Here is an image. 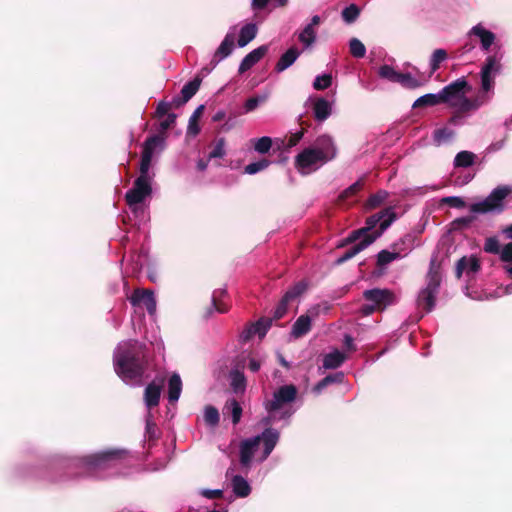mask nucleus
<instances>
[{
	"label": "nucleus",
	"mask_w": 512,
	"mask_h": 512,
	"mask_svg": "<svg viewBox=\"0 0 512 512\" xmlns=\"http://www.w3.org/2000/svg\"><path fill=\"white\" fill-rule=\"evenodd\" d=\"M226 295V289H217L213 292L211 298V307L208 310V314H211L214 310L219 313H225L228 311V306L221 302V299Z\"/></svg>",
	"instance_id": "c9c22d12"
},
{
	"label": "nucleus",
	"mask_w": 512,
	"mask_h": 512,
	"mask_svg": "<svg viewBox=\"0 0 512 512\" xmlns=\"http://www.w3.org/2000/svg\"><path fill=\"white\" fill-rule=\"evenodd\" d=\"M230 386L235 394L243 393L246 389V378L243 372L232 369L229 374Z\"/></svg>",
	"instance_id": "2f4dec72"
},
{
	"label": "nucleus",
	"mask_w": 512,
	"mask_h": 512,
	"mask_svg": "<svg viewBox=\"0 0 512 512\" xmlns=\"http://www.w3.org/2000/svg\"><path fill=\"white\" fill-rule=\"evenodd\" d=\"M317 33L311 25H306L298 34V40L304 49L310 48L316 41Z\"/></svg>",
	"instance_id": "4c0bfd02"
},
{
	"label": "nucleus",
	"mask_w": 512,
	"mask_h": 512,
	"mask_svg": "<svg viewBox=\"0 0 512 512\" xmlns=\"http://www.w3.org/2000/svg\"><path fill=\"white\" fill-rule=\"evenodd\" d=\"M397 83L401 84L403 87L410 89L417 88L420 86L419 80L410 73L400 72L399 80Z\"/></svg>",
	"instance_id": "3c124183"
},
{
	"label": "nucleus",
	"mask_w": 512,
	"mask_h": 512,
	"mask_svg": "<svg viewBox=\"0 0 512 512\" xmlns=\"http://www.w3.org/2000/svg\"><path fill=\"white\" fill-rule=\"evenodd\" d=\"M300 56V51L296 47L289 48L284 52L277 63L275 64L274 70L277 73H281L292 66Z\"/></svg>",
	"instance_id": "5701e85b"
},
{
	"label": "nucleus",
	"mask_w": 512,
	"mask_h": 512,
	"mask_svg": "<svg viewBox=\"0 0 512 512\" xmlns=\"http://www.w3.org/2000/svg\"><path fill=\"white\" fill-rule=\"evenodd\" d=\"M298 395V389L293 384H286L278 387L272 393L270 399H265L263 407L267 413L260 423L265 427H270L274 422L286 421L289 422L290 418L296 412L293 407Z\"/></svg>",
	"instance_id": "20e7f679"
},
{
	"label": "nucleus",
	"mask_w": 512,
	"mask_h": 512,
	"mask_svg": "<svg viewBox=\"0 0 512 512\" xmlns=\"http://www.w3.org/2000/svg\"><path fill=\"white\" fill-rule=\"evenodd\" d=\"M129 301L132 306L143 304L150 315H154L156 312V299L154 293L150 290H135L130 296Z\"/></svg>",
	"instance_id": "f3484780"
},
{
	"label": "nucleus",
	"mask_w": 512,
	"mask_h": 512,
	"mask_svg": "<svg viewBox=\"0 0 512 512\" xmlns=\"http://www.w3.org/2000/svg\"><path fill=\"white\" fill-rule=\"evenodd\" d=\"M406 241H410L409 235H406L405 237L401 238L399 241L394 243L391 246L392 250H381L377 254V265L379 267H385L395 260H400L406 257L411 252V248L407 246L406 248L398 249V247L402 244H405Z\"/></svg>",
	"instance_id": "4468645a"
},
{
	"label": "nucleus",
	"mask_w": 512,
	"mask_h": 512,
	"mask_svg": "<svg viewBox=\"0 0 512 512\" xmlns=\"http://www.w3.org/2000/svg\"><path fill=\"white\" fill-rule=\"evenodd\" d=\"M363 297L367 302L373 303L378 310H384L397 302L395 294L389 289L373 288L363 292Z\"/></svg>",
	"instance_id": "2eb2a0df"
},
{
	"label": "nucleus",
	"mask_w": 512,
	"mask_h": 512,
	"mask_svg": "<svg viewBox=\"0 0 512 512\" xmlns=\"http://www.w3.org/2000/svg\"><path fill=\"white\" fill-rule=\"evenodd\" d=\"M321 152H317L312 147L303 149L295 157V167L302 175H308L326 164Z\"/></svg>",
	"instance_id": "9b49d317"
},
{
	"label": "nucleus",
	"mask_w": 512,
	"mask_h": 512,
	"mask_svg": "<svg viewBox=\"0 0 512 512\" xmlns=\"http://www.w3.org/2000/svg\"><path fill=\"white\" fill-rule=\"evenodd\" d=\"M159 436V430L156 423L153 420L152 412L147 410L145 414V431H144V443L151 448L152 442H154Z\"/></svg>",
	"instance_id": "a878e982"
},
{
	"label": "nucleus",
	"mask_w": 512,
	"mask_h": 512,
	"mask_svg": "<svg viewBox=\"0 0 512 512\" xmlns=\"http://www.w3.org/2000/svg\"><path fill=\"white\" fill-rule=\"evenodd\" d=\"M161 386L155 382L149 383L144 390V403L147 410L151 411V408L157 406L160 401Z\"/></svg>",
	"instance_id": "393cba45"
},
{
	"label": "nucleus",
	"mask_w": 512,
	"mask_h": 512,
	"mask_svg": "<svg viewBox=\"0 0 512 512\" xmlns=\"http://www.w3.org/2000/svg\"><path fill=\"white\" fill-rule=\"evenodd\" d=\"M234 49V37L232 34L228 33L217 50L215 51L212 59H211V68L206 69L207 73H210L223 59L228 57Z\"/></svg>",
	"instance_id": "a211bd4d"
},
{
	"label": "nucleus",
	"mask_w": 512,
	"mask_h": 512,
	"mask_svg": "<svg viewBox=\"0 0 512 512\" xmlns=\"http://www.w3.org/2000/svg\"><path fill=\"white\" fill-rule=\"evenodd\" d=\"M271 146L272 139L268 136H263L256 139L254 149L260 154H265L270 150Z\"/></svg>",
	"instance_id": "6e6d98bb"
},
{
	"label": "nucleus",
	"mask_w": 512,
	"mask_h": 512,
	"mask_svg": "<svg viewBox=\"0 0 512 512\" xmlns=\"http://www.w3.org/2000/svg\"><path fill=\"white\" fill-rule=\"evenodd\" d=\"M268 52L267 45H261L258 48L249 52L240 62L238 71L240 74L246 72L251 69L254 65H256Z\"/></svg>",
	"instance_id": "412c9836"
},
{
	"label": "nucleus",
	"mask_w": 512,
	"mask_h": 512,
	"mask_svg": "<svg viewBox=\"0 0 512 512\" xmlns=\"http://www.w3.org/2000/svg\"><path fill=\"white\" fill-rule=\"evenodd\" d=\"M152 194V179H145L143 176H138L133 187L125 194V200L135 216L145 213V209L141 204L146 198Z\"/></svg>",
	"instance_id": "1a4fd4ad"
},
{
	"label": "nucleus",
	"mask_w": 512,
	"mask_h": 512,
	"mask_svg": "<svg viewBox=\"0 0 512 512\" xmlns=\"http://www.w3.org/2000/svg\"><path fill=\"white\" fill-rule=\"evenodd\" d=\"M233 493L237 497H247L251 493V486L241 475H234L231 479Z\"/></svg>",
	"instance_id": "c85d7f7f"
},
{
	"label": "nucleus",
	"mask_w": 512,
	"mask_h": 512,
	"mask_svg": "<svg viewBox=\"0 0 512 512\" xmlns=\"http://www.w3.org/2000/svg\"><path fill=\"white\" fill-rule=\"evenodd\" d=\"M499 258L504 264L512 263V242L502 246V252Z\"/></svg>",
	"instance_id": "13d9d810"
},
{
	"label": "nucleus",
	"mask_w": 512,
	"mask_h": 512,
	"mask_svg": "<svg viewBox=\"0 0 512 512\" xmlns=\"http://www.w3.org/2000/svg\"><path fill=\"white\" fill-rule=\"evenodd\" d=\"M151 365L146 344L138 340L120 342L113 353L115 373L127 385H142L143 378Z\"/></svg>",
	"instance_id": "f03ea898"
},
{
	"label": "nucleus",
	"mask_w": 512,
	"mask_h": 512,
	"mask_svg": "<svg viewBox=\"0 0 512 512\" xmlns=\"http://www.w3.org/2000/svg\"><path fill=\"white\" fill-rule=\"evenodd\" d=\"M204 109V105H200L196 108L193 114L190 116L188 121L187 132L193 136H196L200 132V126L197 123V119L200 116L202 110Z\"/></svg>",
	"instance_id": "c03bdc74"
},
{
	"label": "nucleus",
	"mask_w": 512,
	"mask_h": 512,
	"mask_svg": "<svg viewBox=\"0 0 512 512\" xmlns=\"http://www.w3.org/2000/svg\"><path fill=\"white\" fill-rule=\"evenodd\" d=\"M359 14H360V9L355 4H351L347 7H345L341 13L343 20L348 24L356 21V19L359 17Z\"/></svg>",
	"instance_id": "8fccbe9b"
},
{
	"label": "nucleus",
	"mask_w": 512,
	"mask_h": 512,
	"mask_svg": "<svg viewBox=\"0 0 512 512\" xmlns=\"http://www.w3.org/2000/svg\"><path fill=\"white\" fill-rule=\"evenodd\" d=\"M378 75L390 82L397 83L400 72L396 71L392 66L384 64L379 68Z\"/></svg>",
	"instance_id": "a18cd8bd"
},
{
	"label": "nucleus",
	"mask_w": 512,
	"mask_h": 512,
	"mask_svg": "<svg viewBox=\"0 0 512 512\" xmlns=\"http://www.w3.org/2000/svg\"><path fill=\"white\" fill-rule=\"evenodd\" d=\"M397 220V214L394 206H389L383 210L369 216L365 225L352 231L344 240L346 244L355 243L341 255L336 263L342 264L358 253L370 246Z\"/></svg>",
	"instance_id": "7ed1b4c3"
},
{
	"label": "nucleus",
	"mask_w": 512,
	"mask_h": 512,
	"mask_svg": "<svg viewBox=\"0 0 512 512\" xmlns=\"http://www.w3.org/2000/svg\"><path fill=\"white\" fill-rule=\"evenodd\" d=\"M313 114L318 122L327 120L332 114V102L324 97L317 98L313 105Z\"/></svg>",
	"instance_id": "4be33fe9"
},
{
	"label": "nucleus",
	"mask_w": 512,
	"mask_h": 512,
	"mask_svg": "<svg viewBox=\"0 0 512 512\" xmlns=\"http://www.w3.org/2000/svg\"><path fill=\"white\" fill-rule=\"evenodd\" d=\"M439 104H442L440 91L437 93H427L420 96L414 101L412 107L416 109L420 107H432Z\"/></svg>",
	"instance_id": "7c9ffc66"
},
{
	"label": "nucleus",
	"mask_w": 512,
	"mask_h": 512,
	"mask_svg": "<svg viewBox=\"0 0 512 512\" xmlns=\"http://www.w3.org/2000/svg\"><path fill=\"white\" fill-rule=\"evenodd\" d=\"M315 151L321 152L325 162L333 160L337 155V147L330 135L323 134L316 138L314 146Z\"/></svg>",
	"instance_id": "dca6fc26"
},
{
	"label": "nucleus",
	"mask_w": 512,
	"mask_h": 512,
	"mask_svg": "<svg viewBox=\"0 0 512 512\" xmlns=\"http://www.w3.org/2000/svg\"><path fill=\"white\" fill-rule=\"evenodd\" d=\"M362 187V184L360 183V181H356L355 183H353L352 185H350L347 189H345L342 193V196L345 197V198H348L350 197L351 195H354L355 193H357Z\"/></svg>",
	"instance_id": "338daca9"
},
{
	"label": "nucleus",
	"mask_w": 512,
	"mask_h": 512,
	"mask_svg": "<svg viewBox=\"0 0 512 512\" xmlns=\"http://www.w3.org/2000/svg\"><path fill=\"white\" fill-rule=\"evenodd\" d=\"M475 220V217L474 216H463V217H459V218H456L453 222H452V225L454 226V228H467L469 227L472 222Z\"/></svg>",
	"instance_id": "bf43d9fd"
},
{
	"label": "nucleus",
	"mask_w": 512,
	"mask_h": 512,
	"mask_svg": "<svg viewBox=\"0 0 512 512\" xmlns=\"http://www.w3.org/2000/svg\"><path fill=\"white\" fill-rule=\"evenodd\" d=\"M468 115L453 113L444 126L436 128L431 135L432 143L440 147L451 144L456 138V129L467 123Z\"/></svg>",
	"instance_id": "9d476101"
},
{
	"label": "nucleus",
	"mask_w": 512,
	"mask_h": 512,
	"mask_svg": "<svg viewBox=\"0 0 512 512\" xmlns=\"http://www.w3.org/2000/svg\"><path fill=\"white\" fill-rule=\"evenodd\" d=\"M327 385L334 384V383H342L344 380V373L343 372H335L332 374H329L324 377Z\"/></svg>",
	"instance_id": "0e129e2a"
},
{
	"label": "nucleus",
	"mask_w": 512,
	"mask_h": 512,
	"mask_svg": "<svg viewBox=\"0 0 512 512\" xmlns=\"http://www.w3.org/2000/svg\"><path fill=\"white\" fill-rule=\"evenodd\" d=\"M476 155L471 151H460L456 154L453 165L455 168H468L474 165Z\"/></svg>",
	"instance_id": "f704fd0d"
},
{
	"label": "nucleus",
	"mask_w": 512,
	"mask_h": 512,
	"mask_svg": "<svg viewBox=\"0 0 512 512\" xmlns=\"http://www.w3.org/2000/svg\"><path fill=\"white\" fill-rule=\"evenodd\" d=\"M480 267V262L477 258L462 257L456 263L455 273L457 278H460L464 271H466L467 274H475L480 270Z\"/></svg>",
	"instance_id": "b1692460"
},
{
	"label": "nucleus",
	"mask_w": 512,
	"mask_h": 512,
	"mask_svg": "<svg viewBox=\"0 0 512 512\" xmlns=\"http://www.w3.org/2000/svg\"><path fill=\"white\" fill-rule=\"evenodd\" d=\"M182 392V380L178 373H173L168 380V401L177 402Z\"/></svg>",
	"instance_id": "cd10ccee"
},
{
	"label": "nucleus",
	"mask_w": 512,
	"mask_h": 512,
	"mask_svg": "<svg viewBox=\"0 0 512 512\" xmlns=\"http://www.w3.org/2000/svg\"><path fill=\"white\" fill-rule=\"evenodd\" d=\"M174 105L173 100L168 101H160L156 108V116L157 117H164L165 115L169 114L168 111L171 108V106Z\"/></svg>",
	"instance_id": "052dcab7"
},
{
	"label": "nucleus",
	"mask_w": 512,
	"mask_h": 512,
	"mask_svg": "<svg viewBox=\"0 0 512 512\" xmlns=\"http://www.w3.org/2000/svg\"><path fill=\"white\" fill-rule=\"evenodd\" d=\"M201 79L196 77L187 82L181 89V95L173 97L174 106L179 107L188 102L199 90Z\"/></svg>",
	"instance_id": "aec40b11"
},
{
	"label": "nucleus",
	"mask_w": 512,
	"mask_h": 512,
	"mask_svg": "<svg viewBox=\"0 0 512 512\" xmlns=\"http://www.w3.org/2000/svg\"><path fill=\"white\" fill-rule=\"evenodd\" d=\"M311 323L312 319L309 315L304 314L299 316L292 326L291 335L294 338H300L306 335L311 330Z\"/></svg>",
	"instance_id": "bb28decb"
},
{
	"label": "nucleus",
	"mask_w": 512,
	"mask_h": 512,
	"mask_svg": "<svg viewBox=\"0 0 512 512\" xmlns=\"http://www.w3.org/2000/svg\"><path fill=\"white\" fill-rule=\"evenodd\" d=\"M223 412L224 414H230L232 423L237 425L241 420L243 409L240 403L236 399L232 398L226 401Z\"/></svg>",
	"instance_id": "473e14b6"
},
{
	"label": "nucleus",
	"mask_w": 512,
	"mask_h": 512,
	"mask_svg": "<svg viewBox=\"0 0 512 512\" xmlns=\"http://www.w3.org/2000/svg\"><path fill=\"white\" fill-rule=\"evenodd\" d=\"M468 36L477 37L480 41L481 49L485 52L490 50L496 39V35L492 31L487 30L482 23L474 25L469 30Z\"/></svg>",
	"instance_id": "6ab92c4d"
},
{
	"label": "nucleus",
	"mask_w": 512,
	"mask_h": 512,
	"mask_svg": "<svg viewBox=\"0 0 512 512\" xmlns=\"http://www.w3.org/2000/svg\"><path fill=\"white\" fill-rule=\"evenodd\" d=\"M503 53L498 51L489 55L481 69V88L484 92H489L494 87V77L501 72V59Z\"/></svg>",
	"instance_id": "f8f14e48"
},
{
	"label": "nucleus",
	"mask_w": 512,
	"mask_h": 512,
	"mask_svg": "<svg viewBox=\"0 0 512 512\" xmlns=\"http://www.w3.org/2000/svg\"><path fill=\"white\" fill-rule=\"evenodd\" d=\"M308 284L305 281H299L290 287L282 296L279 303L273 311L272 320H279L287 313L288 305L290 302L300 297L307 289Z\"/></svg>",
	"instance_id": "ddd939ff"
},
{
	"label": "nucleus",
	"mask_w": 512,
	"mask_h": 512,
	"mask_svg": "<svg viewBox=\"0 0 512 512\" xmlns=\"http://www.w3.org/2000/svg\"><path fill=\"white\" fill-rule=\"evenodd\" d=\"M255 334L259 336L260 338H263L267 332L269 331L271 325H272V319L271 318H260L254 323H251Z\"/></svg>",
	"instance_id": "37998d69"
},
{
	"label": "nucleus",
	"mask_w": 512,
	"mask_h": 512,
	"mask_svg": "<svg viewBox=\"0 0 512 512\" xmlns=\"http://www.w3.org/2000/svg\"><path fill=\"white\" fill-rule=\"evenodd\" d=\"M152 158L153 157H151V154H150L149 151H147L146 153H142L141 154L140 174H139V176H143L145 179H152L153 180V177L149 173V169H150V166H151Z\"/></svg>",
	"instance_id": "09e8293b"
},
{
	"label": "nucleus",
	"mask_w": 512,
	"mask_h": 512,
	"mask_svg": "<svg viewBox=\"0 0 512 512\" xmlns=\"http://www.w3.org/2000/svg\"><path fill=\"white\" fill-rule=\"evenodd\" d=\"M165 146V138L161 135H152L148 137L144 144L142 153H146L147 151L150 152L151 157H153V154L156 149L163 150Z\"/></svg>",
	"instance_id": "e433bc0d"
},
{
	"label": "nucleus",
	"mask_w": 512,
	"mask_h": 512,
	"mask_svg": "<svg viewBox=\"0 0 512 512\" xmlns=\"http://www.w3.org/2000/svg\"><path fill=\"white\" fill-rule=\"evenodd\" d=\"M441 283L440 266L436 264L435 258L430 260L429 270L426 276V286L420 290L417 298V305L423 308L426 313L431 312L435 307L436 296Z\"/></svg>",
	"instance_id": "0eeeda50"
},
{
	"label": "nucleus",
	"mask_w": 512,
	"mask_h": 512,
	"mask_svg": "<svg viewBox=\"0 0 512 512\" xmlns=\"http://www.w3.org/2000/svg\"><path fill=\"white\" fill-rule=\"evenodd\" d=\"M442 202L452 208L462 209L465 207V201L459 196H447L442 199Z\"/></svg>",
	"instance_id": "4d7b16f0"
},
{
	"label": "nucleus",
	"mask_w": 512,
	"mask_h": 512,
	"mask_svg": "<svg viewBox=\"0 0 512 512\" xmlns=\"http://www.w3.org/2000/svg\"><path fill=\"white\" fill-rule=\"evenodd\" d=\"M279 439V431L272 427H266L261 434L244 439L239 447V460L242 468H250L253 456L261 442L263 443V451L259 462L265 461L270 456Z\"/></svg>",
	"instance_id": "423d86ee"
},
{
	"label": "nucleus",
	"mask_w": 512,
	"mask_h": 512,
	"mask_svg": "<svg viewBox=\"0 0 512 512\" xmlns=\"http://www.w3.org/2000/svg\"><path fill=\"white\" fill-rule=\"evenodd\" d=\"M510 191L507 186L493 189L484 200L471 204L470 212L473 214L502 213L505 209V199Z\"/></svg>",
	"instance_id": "6e6552de"
},
{
	"label": "nucleus",
	"mask_w": 512,
	"mask_h": 512,
	"mask_svg": "<svg viewBox=\"0 0 512 512\" xmlns=\"http://www.w3.org/2000/svg\"><path fill=\"white\" fill-rule=\"evenodd\" d=\"M126 453L122 449H109L82 457L63 459L58 462L57 468L64 470V473L49 480L64 482L81 478H108L115 474Z\"/></svg>",
	"instance_id": "f257e3e1"
},
{
	"label": "nucleus",
	"mask_w": 512,
	"mask_h": 512,
	"mask_svg": "<svg viewBox=\"0 0 512 512\" xmlns=\"http://www.w3.org/2000/svg\"><path fill=\"white\" fill-rule=\"evenodd\" d=\"M175 121H176V114H174V113L167 114L166 119L160 123V130L166 131L175 123Z\"/></svg>",
	"instance_id": "69168bd1"
},
{
	"label": "nucleus",
	"mask_w": 512,
	"mask_h": 512,
	"mask_svg": "<svg viewBox=\"0 0 512 512\" xmlns=\"http://www.w3.org/2000/svg\"><path fill=\"white\" fill-rule=\"evenodd\" d=\"M483 250L486 253L498 255L500 257L502 252V246L496 236H491L485 239Z\"/></svg>",
	"instance_id": "79ce46f5"
},
{
	"label": "nucleus",
	"mask_w": 512,
	"mask_h": 512,
	"mask_svg": "<svg viewBox=\"0 0 512 512\" xmlns=\"http://www.w3.org/2000/svg\"><path fill=\"white\" fill-rule=\"evenodd\" d=\"M389 195V192L386 190H378L376 193L369 196L366 201V208L375 209L381 206L388 199Z\"/></svg>",
	"instance_id": "ea45409f"
},
{
	"label": "nucleus",
	"mask_w": 512,
	"mask_h": 512,
	"mask_svg": "<svg viewBox=\"0 0 512 512\" xmlns=\"http://www.w3.org/2000/svg\"><path fill=\"white\" fill-rule=\"evenodd\" d=\"M225 155V139L219 138L216 140L213 149L210 151L208 159L223 158Z\"/></svg>",
	"instance_id": "5fc2aeb1"
},
{
	"label": "nucleus",
	"mask_w": 512,
	"mask_h": 512,
	"mask_svg": "<svg viewBox=\"0 0 512 512\" xmlns=\"http://www.w3.org/2000/svg\"><path fill=\"white\" fill-rule=\"evenodd\" d=\"M220 415L216 407L208 405L204 409V421L206 425L215 427L219 424Z\"/></svg>",
	"instance_id": "a19ab883"
},
{
	"label": "nucleus",
	"mask_w": 512,
	"mask_h": 512,
	"mask_svg": "<svg viewBox=\"0 0 512 512\" xmlns=\"http://www.w3.org/2000/svg\"><path fill=\"white\" fill-rule=\"evenodd\" d=\"M200 495L207 499H215L220 498L223 495V490L221 489H202L200 490Z\"/></svg>",
	"instance_id": "680f3d73"
},
{
	"label": "nucleus",
	"mask_w": 512,
	"mask_h": 512,
	"mask_svg": "<svg viewBox=\"0 0 512 512\" xmlns=\"http://www.w3.org/2000/svg\"><path fill=\"white\" fill-rule=\"evenodd\" d=\"M270 164V161L266 159H262L256 162L249 163L245 166L244 171L249 175H254L264 169H266Z\"/></svg>",
	"instance_id": "864d4df0"
},
{
	"label": "nucleus",
	"mask_w": 512,
	"mask_h": 512,
	"mask_svg": "<svg viewBox=\"0 0 512 512\" xmlns=\"http://www.w3.org/2000/svg\"><path fill=\"white\" fill-rule=\"evenodd\" d=\"M257 31L255 23H247L242 26L239 33L238 46L243 48L248 45L256 37Z\"/></svg>",
	"instance_id": "c756f323"
},
{
	"label": "nucleus",
	"mask_w": 512,
	"mask_h": 512,
	"mask_svg": "<svg viewBox=\"0 0 512 512\" xmlns=\"http://www.w3.org/2000/svg\"><path fill=\"white\" fill-rule=\"evenodd\" d=\"M447 59H448V54L445 49H442V48L436 49L432 53L430 60H429L430 72L432 74L435 73L440 68L441 63H443Z\"/></svg>",
	"instance_id": "58836bf2"
},
{
	"label": "nucleus",
	"mask_w": 512,
	"mask_h": 512,
	"mask_svg": "<svg viewBox=\"0 0 512 512\" xmlns=\"http://www.w3.org/2000/svg\"><path fill=\"white\" fill-rule=\"evenodd\" d=\"M470 91L471 86L466 78L464 76L457 78L440 90L442 103L454 109V113H462L468 115L469 118L471 113L477 111L485 103L482 97L468 98L467 94Z\"/></svg>",
	"instance_id": "39448f33"
},
{
	"label": "nucleus",
	"mask_w": 512,
	"mask_h": 512,
	"mask_svg": "<svg viewBox=\"0 0 512 512\" xmlns=\"http://www.w3.org/2000/svg\"><path fill=\"white\" fill-rule=\"evenodd\" d=\"M304 136V131L303 130H299L295 133H293L286 141V146L288 148H292L294 146H296L300 140L303 138Z\"/></svg>",
	"instance_id": "e2e57ef3"
},
{
	"label": "nucleus",
	"mask_w": 512,
	"mask_h": 512,
	"mask_svg": "<svg viewBox=\"0 0 512 512\" xmlns=\"http://www.w3.org/2000/svg\"><path fill=\"white\" fill-rule=\"evenodd\" d=\"M266 100H267L266 94L256 95V96L248 98L243 105L244 113H250V112L256 110Z\"/></svg>",
	"instance_id": "49530a36"
},
{
	"label": "nucleus",
	"mask_w": 512,
	"mask_h": 512,
	"mask_svg": "<svg viewBox=\"0 0 512 512\" xmlns=\"http://www.w3.org/2000/svg\"><path fill=\"white\" fill-rule=\"evenodd\" d=\"M349 49L352 56L358 59L363 58L366 54L365 45L357 38L350 39Z\"/></svg>",
	"instance_id": "de8ad7c7"
},
{
	"label": "nucleus",
	"mask_w": 512,
	"mask_h": 512,
	"mask_svg": "<svg viewBox=\"0 0 512 512\" xmlns=\"http://www.w3.org/2000/svg\"><path fill=\"white\" fill-rule=\"evenodd\" d=\"M332 76L331 74L324 73L317 75L313 82V88L315 90H324L331 86Z\"/></svg>",
	"instance_id": "603ef678"
},
{
	"label": "nucleus",
	"mask_w": 512,
	"mask_h": 512,
	"mask_svg": "<svg viewBox=\"0 0 512 512\" xmlns=\"http://www.w3.org/2000/svg\"><path fill=\"white\" fill-rule=\"evenodd\" d=\"M345 359V354L336 349L324 356L323 367L325 369H336L344 363Z\"/></svg>",
	"instance_id": "72a5a7b5"
},
{
	"label": "nucleus",
	"mask_w": 512,
	"mask_h": 512,
	"mask_svg": "<svg viewBox=\"0 0 512 512\" xmlns=\"http://www.w3.org/2000/svg\"><path fill=\"white\" fill-rule=\"evenodd\" d=\"M254 329L252 327V325H248L240 334V340L242 342H247L249 341L253 336H255V332H253Z\"/></svg>",
	"instance_id": "774afa93"
}]
</instances>
